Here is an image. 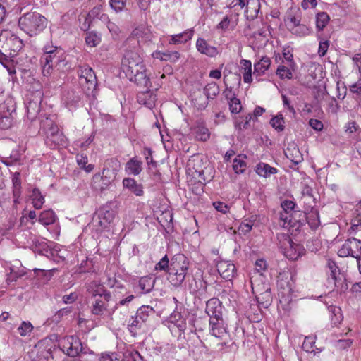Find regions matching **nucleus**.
<instances>
[{"instance_id": "obj_54", "label": "nucleus", "mask_w": 361, "mask_h": 361, "mask_svg": "<svg viewBox=\"0 0 361 361\" xmlns=\"http://www.w3.org/2000/svg\"><path fill=\"white\" fill-rule=\"evenodd\" d=\"M270 124L276 130L281 132L284 130V118L281 114L276 115L270 121Z\"/></svg>"}, {"instance_id": "obj_39", "label": "nucleus", "mask_w": 361, "mask_h": 361, "mask_svg": "<svg viewBox=\"0 0 361 361\" xmlns=\"http://www.w3.org/2000/svg\"><path fill=\"white\" fill-rule=\"evenodd\" d=\"M88 291L94 296H102L104 295L105 293H110L107 292L104 286L102 284L101 281H93L88 286Z\"/></svg>"}, {"instance_id": "obj_55", "label": "nucleus", "mask_w": 361, "mask_h": 361, "mask_svg": "<svg viewBox=\"0 0 361 361\" xmlns=\"http://www.w3.org/2000/svg\"><path fill=\"white\" fill-rule=\"evenodd\" d=\"M252 37L257 41V44L262 45L267 41V30L266 27L263 26L259 28L257 32L252 33Z\"/></svg>"}, {"instance_id": "obj_48", "label": "nucleus", "mask_w": 361, "mask_h": 361, "mask_svg": "<svg viewBox=\"0 0 361 361\" xmlns=\"http://www.w3.org/2000/svg\"><path fill=\"white\" fill-rule=\"evenodd\" d=\"M82 351V343L80 339L78 337L74 336L73 342H71L70 350H68V355L70 357H75Z\"/></svg>"}, {"instance_id": "obj_14", "label": "nucleus", "mask_w": 361, "mask_h": 361, "mask_svg": "<svg viewBox=\"0 0 361 361\" xmlns=\"http://www.w3.org/2000/svg\"><path fill=\"white\" fill-rule=\"evenodd\" d=\"M328 268L330 271L329 281L334 284L337 292H343L348 289V284L345 282V279L341 274L338 267L336 263L333 261L328 262Z\"/></svg>"}, {"instance_id": "obj_25", "label": "nucleus", "mask_w": 361, "mask_h": 361, "mask_svg": "<svg viewBox=\"0 0 361 361\" xmlns=\"http://www.w3.org/2000/svg\"><path fill=\"white\" fill-rule=\"evenodd\" d=\"M194 32V30L190 28L181 33L171 35L169 37V44L175 45L185 44L192 38Z\"/></svg>"}, {"instance_id": "obj_28", "label": "nucleus", "mask_w": 361, "mask_h": 361, "mask_svg": "<svg viewBox=\"0 0 361 361\" xmlns=\"http://www.w3.org/2000/svg\"><path fill=\"white\" fill-rule=\"evenodd\" d=\"M123 186L136 196H142L144 194L142 185L132 178H125L123 180Z\"/></svg>"}, {"instance_id": "obj_34", "label": "nucleus", "mask_w": 361, "mask_h": 361, "mask_svg": "<svg viewBox=\"0 0 361 361\" xmlns=\"http://www.w3.org/2000/svg\"><path fill=\"white\" fill-rule=\"evenodd\" d=\"M192 133L197 140L200 141H207L210 137V133L207 128H206L202 123L197 124L192 128Z\"/></svg>"}, {"instance_id": "obj_56", "label": "nucleus", "mask_w": 361, "mask_h": 361, "mask_svg": "<svg viewBox=\"0 0 361 361\" xmlns=\"http://www.w3.org/2000/svg\"><path fill=\"white\" fill-rule=\"evenodd\" d=\"M307 221L312 229H316L320 224L319 214L317 211H312L307 214Z\"/></svg>"}, {"instance_id": "obj_16", "label": "nucleus", "mask_w": 361, "mask_h": 361, "mask_svg": "<svg viewBox=\"0 0 361 361\" xmlns=\"http://www.w3.org/2000/svg\"><path fill=\"white\" fill-rule=\"evenodd\" d=\"M78 73L80 85H87V90H94L97 85V77L92 68L84 65L80 67Z\"/></svg>"}, {"instance_id": "obj_60", "label": "nucleus", "mask_w": 361, "mask_h": 361, "mask_svg": "<svg viewBox=\"0 0 361 361\" xmlns=\"http://www.w3.org/2000/svg\"><path fill=\"white\" fill-rule=\"evenodd\" d=\"M280 224L283 228H288L293 226L292 214L287 212L280 213Z\"/></svg>"}, {"instance_id": "obj_44", "label": "nucleus", "mask_w": 361, "mask_h": 361, "mask_svg": "<svg viewBox=\"0 0 361 361\" xmlns=\"http://www.w3.org/2000/svg\"><path fill=\"white\" fill-rule=\"evenodd\" d=\"M56 216L52 210H45L42 212L39 217V221L44 226L54 224Z\"/></svg>"}, {"instance_id": "obj_15", "label": "nucleus", "mask_w": 361, "mask_h": 361, "mask_svg": "<svg viewBox=\"0 0 361 361\" xmlns=\"http://www.w3.org/2000/svg\"><path fill=\"white\" fill-rule=\"evenodd\" d=\"M168 327L171 332L180 335L187 328L185 317L174 310L168 318Z\"/></svg>"}, {"instance_id": "obj_35", "label": "nucleus", "mask_w": 361, "mask_h": 361, "mask_svg": "<svg viewBox=\"0 0 361 361\" xmlns=\"http://www.w3.org/2000/svg\"><path fill=\"white\" fill-rule=\"evenodd\" d=\"M241 73L244 82L250 83L252 81V63L249 60L243 59L240 61Z\"/></svg>"}, {"instance_id": "obj_52", "label": "nucleus", "mask_w": 361, "mask_h": 361, "mask_svg": "<svg viewBox=\"0 0 361 361\" xmlns=\"http://www.w3.org/2000/svg\"><path fill=\"white\" fill-rule=\"evenodd\" d=\"M329 21V16L325 12L319 13L316 16V27L319 31L323 30Z\"/></svg>"}, {"instance_id": "obj_37", "label": "nucleus", "mask_w": 361, "mask_h": 361, "mask_svg": "<svg viewBox=\"0 0 361 361\" xmlns=\"http://www.w3.org/2000/svg\"><path fill=\"white\" fill-rule=\"evenodd\" d=\"M296 66H290L282 63L279 66L276 70V75L281 79L290 80L293 78V72L295 70Z\"/></svg>"}, {"instance_id": "obj_59", "label": "nucleus", "mask_w": 361, "mask_h": 361, "mask_svg": "<svg viewBox=\"0 0 361 361\" xmlns=\"http://www.w3.org/2000/svg\"><path fill=\"white\" fill-rule=\"evenodd\" d=\"M143 154L145 157L149 169L152 170L156 169L157 163L153 159L152 150L149 148L145 147L143 149Z\"/></svg>"}, {"instance_id": "obj_38", "label": "nucleus", "mask_w": 361, "mask_h": 361, "mask_svg": "<svg viewBox=\"0 0 361 361\" xmlns=\"http://www.w3.org/2000/svg\"><path fill=\"white\" fill-rule=\"evenodd\" d=\"M316 336H305L302 345V349L307 353H313L314 355L321 352V350L316 348L315 344Z\"/></svg>"}, {"instance_id": "obj_61", "label": "nucleus", "mask_w": 361, "mask_h": 361, "mask_svg": "<svg viewBox=\"0 0 361 361\" xmlns=\"http://www.w3.org/2000/svg\"><path fill=\"white\" fill-rule=\"evenodd\" d=\"M127 0H109V6L116 13L123 11L126 7Z\"/></svg>"}, {"instance_id": "obj_13", "label": "nucleus", "mask_w": 361, "mask_h": 361, "mask_svg": "<svg viewBox=\"0 0 361 361\" xmlns=\"http://www.w3.org/2000/svg\"><path fill=\"white\" fill-rule=\"evenodd\" d=\"M14 110L11 99L5 100L4 92H0V127L6 129L10 127L11 120L9 116Z\"/></svg>"}, {"instance_id": "obj_11", "label": "nucleus", "mask_w": 361, "mask_h": 361, "mask_svg": "<svg viewBox=\"0 0 361 361\" xmlns=\"http://www.w3.org/2000/svg\"><path fill=\"white\" fill-rule=\"evenodd\" d=\"M278 239L283 255L289 259L296 260L305 253L304 247L294 243L288 235H280Z\"/></svg>"}, {"instance_id": "obj_49", "label": "nucleus", "mask_w": 361, "mask_h": 361, "mask_svg": "<svg viewBox=\"0 0 361 361\" xmlns=\"http://www.w3.org/2000/svg\"><path fill=\"white\" fill-rule=\"evenodd\" d=\"M252 119V115L248 114L245 117L238 116L235 118L234 126L235 129L242 130L247 128L249 122Z\"/></svg>"}, {"instance_id": "obj_46", "label": "nucleus", "mask_w": 361, "mask_h": 361, "mask_svg": "<svg viewBox=\"0 0 361 361\" xmlns=\"http://www.w3.org/2000/svg\"><path fill=\"white\" fill-rule=\"evenodd\" d=\"M247 167V164L245 161V157L238 155L233 159V169L235 173H243Z\"/></svg>"}, {"instance_id": "obj_9", "label": "nucleus", "mask_w": 361, "mask_h": 361, "mask_svg": "<svg viewBox=\"0 0 361 361\" xmlns=\"http://www.w3.org/2000/svg\"><path fill=\"white\" fill-rule=\"evenodd\" d=\"M41 126L42 128L46 131L45 143L49 147L54 149L67 145V139L65 135L50 118H46L44 121H42Z\"/></svg>"}, {"instance_id": "obj_5", "label": "nucleus", "mask_w": 361, "mask_h": 361, "mask_svg": "<svg viewBox=\"0 0 361 361\" xmlns=\"http://www.w3.org/2000/svg\"><path fill=\"white\" fill-rule=\"evenodd\" d=\"M190 261L183 254H176L170 260L168 280L174 287H179L188 272Z\"/></svg>"}, {"instance_id": "obj_51", "label": "nucleus", "mask_w": 361, "mask_h": 361, "mask_svg": "<svg viewBox=\"0 0 361 361\" xmlns=\"http://www.w3.org/2000/svg\"><path fill=\"white\" fill-rule=\"evenodd\" d=\"M289 31L298 37H306L311 33L310 29L301 23H299L298 25L293 27V29H290Z\"/></svg>"}, {"instance_id": "obj_24", "label": "nucleus", "mask_w": 361, "mask_h": 361, "mask_svg": "<svg viewBox=\"0 0 361 361\" xmlns=\"http://www.w3.org/2000/svg\"><path fill=\"white\" fill-rule=\"evenodd\" d=\"M302 13L299 8H290L286 15L284 23L288 30L301 23Z\"/></svg>"}, {"instance_id": "obj_50", "label": "nucleus", "mask_w": 361, "mask_h": 361, "mask_svg": "<svg viewBox=\"0 0 361 361\" xmlns=\"http://www.w3.org/2000/svg\"><path fill=\"white\" fill-rule=\"evenodd\" d=\"M142 293H149L154 286V281L148 276L142 277L138 284Z\"/></svg>"}, {"instance_id": "obj_4", "label": "nucleus", "mask_w": 361, "mask_h": 361, "mask_svg": "<svg viewBox=\"0 0 361 361\" xmlns=\"http://www.w3.org/2000/svg\"><path fill=\"white\" fill-rule=\"evenodd\" d=\"M23 48L22 40L13 32L4 30L0 32V63L6 66L8 59L17 55Z\"/></svg>"}, {"instance_id": "obj_22", "label": "nucleus", "mask_w": 361, "mask_h": 361, "mask_svg": "<svg viewBox=\"0 0 361 361\" xmlns=\"http://www.w3.org/2000/svg\"><path fill=\"white\" fill-rule=\"evenodd\" d=\"M195 46L197 50L200 54L211 58L216 57L219 54V51L216 47L210 45L204 38L202 37L197 38Z\"/></svg>"}, {"instance_id": "obj_64", "label": "nucleus", "mask_w": 361, "mask_h": 361, "mask_svg": "<svg viewBox=\"0 0 361 361\" xmlns=\"http://www.w3.org/2000/svg\"><path fill=\"white\" fill-rule=\"evenodd\" d=\"M204 93L207 94V96L208 97H215L219 92V87L214 82H212V83L208 84L204 87Z\"/></svg>"}, {"instance_id": "obj_47", "label": "nucleus", "mask_w": 361, "mask_h": 361, "mask_svg": "<svg viewBox=\"0 0 361 361\" xmlns=\"http://www.w3.org/2000/svg\"><path fill=\"white\" fill-rule=\"evenodd\" d=\"M30 198L32 200L33 207L36 209L42 208L44 203V197L42 195L40 191L38 189H33Z\"/></svg>"}, {"instance_id": "obj_58", "label": "nucleus", "mask_w": 361, "mask_h": 361, "mask_svg": "<svg viewBox=\"0 0 361 361\" xmlns=\"http://www.w3.org/2000/svg\"><path fill=\"white\" fill-rule=\"evenodd\" d=\"M54 341H57V336L56 335L51 336L49 338H45L44 340H42L39 345L42 346H44L47 349V351L48 353L51 354L53 350H56V344H54V349L52 350V346H50L51 344L54 343Z\"/></svg>"}, {"instance_id": "obj_2", "label": "nucleus", "mask_w": 361, "mask_h": 361, "mask_svg": "<svg viewBox=\"0 0 361 361\" xmlns=\"http://www.w3.org/2000/svg\"><path fill=\"white\" fill-rule=\"evenodd\" d=\"M42 73L49 76L54 69L63 71L67 65L66 54L60 47L47 43L43 47V54L40 59Z\"/></svg>"}, {"instance_id": "obj_3", "label": "nucleus", "mask_w": 361, "mask_h": 361, "mask_svg": "<svg viewBox=\"0 0 361 361\" xmlns=\"http://www.w3.org/2000/svg\"><path fill=\"white\" fill-rule=\"evenodd\" d=\"M267 272V263L263 258L258 259L255 262V268L250 272V279L253 293H261L265 302H260L263 307H267L271 302L269 284L265 274Z\"/></svg>"}, {"instance_id": "obj_41", "label": "nucleus", "mask_w": 361, "mask_h": 361, "mask_svg": "<svg viewBox=\"0 0 361 361\" xmlns=\"http://www.w3.org/2000/svg\"><path fill=\"white\" fill-rule=\"evenodd\" d=\"M153 308L149 306H142L137 310L135 316L137 319L140 320V322L142 324L145 323L151 315H153Z\"/></svg>"}, {"instance_id": "obj_12", "label": "nucleus", "mask_w": 361, "mask_h": 361, "mask_svg": "<svg viewBox=\"0 0 361 361\" xmlns=\"http://www.w3.org/2000/svg\"><path fill=\"white\" fill-rule=\"evenodd\" d=\"M338 255L341 257L351 256L361 261V240L355 238H349L345 241L342 247L338 250Z\"/></svg>"}, {"instance_id": "obj_8", "label": "nucleus", "mask_w": 361, "mask_h": 361, "mask_svg": "<svg viewBox=\"0 0 361 361\" xmlns=\"http://www.w3.org/2000/svg\"><path fill=\"white\" fill-rule=\"evenodd\" d=\"M277 286L280 303L284 304V305L290 304L296 295L294 293L293 276L288 270L279 273Z\"/></svg>"}, {"instance_id": "obj_19", "label": "nucleus", "mask_w": 361, "mask_h": 361, "mask_svg": "<svg viewBox=\"0 0 361 361\" xmlns=\"http://www.w3.org/2000/svg\"><path fill=\"white\" fill-rule=\"evenodd\" d=\"M216 269L220 276L227 281L232 280L236 274L235 266L230 261H219L216 264Z\"/></svg>"}, {"instance_id": "obj_26", "label": "nucleus", "mask_w": 361, "mask_h": 361, "mask_svg": "<svg viewBox=\"0 0 361 361\" xmlns=\"http://www.w3.org/2000/svg\"><path fill=\"white\" fill-rule=\"evenodd\" d=\"M137 102L139 104L145 105L152 109L155 106L157 97L151 90L140 92L137 94Z\"/></svg>"}, {"instance_id": "obj_1", "label": "nucleus", "mask_w": 361, "mask_h": 361, "mask_svg": "<svg viewBox=\"0 0 361 361\" xmlns=\"http://www.w3.org/2000/svg\"><path fill=\"white\" fill-rule=\"evenodd\" d=\"M121 70L130 81L147 88L152 87L150 78L138 50H129L126 52L122 60Z\"/></svg>"}, {"instance_id": "obj_53", "label": "nucleus", "mask_w": 361, "mask_h": 361, "mask_svg": "<svg viewBox=\"0 0 361 361\" xmlns=\"http://www.w3.org/2000/svg\"><path fill=\"white\" fill-rule=\"evenodd\" d=\"M74 336H65L60 338L58 341V347L60 350L63 351V353L68 355V350H70L71 342H73Z\"/></svg>"}, {"instance_id": "obj_43", "label": "nucleus", "mask_w": 361, "mask_h": 361, "mask_svg": "<svg viewBox=\"0 0 361 361\" xmlns=\"http://www.w3.org/2000/svg\"><path fill=\"white\" fill-rule=\"evenodd\" d=\"M271 65V61L269 57L263 56L262 59L254 65L255 72L259 75L264 74Z\"/></svg>"}, {"instance_id": "obj_36", "label": "nucleus", "mask_w": 361, "mask_h": 361, "mask_svg": "<svg viewBox=\"0 0 361 361\" xmlns=\"http://www.w3.org/2000/svg\"><path fill=\"white\" fill-rule=\"evenodd\" d=\"M68 252L61 245H55L51 250V255L56 262L64 261Z\"/></svg>"}, {"instance_id": "obj_33", "label": "nucleus", "mask_w": 361, "mask_h": 361, "mask_svg": "<svg viewBox=\"0 0 361 361\" xmlns=\"http://www.w3.org/2000/svg\"><path fill=\"white\" fill-rule=\"evenodd\" d=\"M125 169L128 174L137 176L142 171V162L137 157H133L126 163Z\"/></svg>"}, {"instance_id": "obj_40", "label": "nucleus", "mask_w": 361, "mask_h": 361, "mask_svg": "<svg viewBox=\"0 0 361 361\" xmlns=\"http://www.w3.org/2000/svg\"><path fill=\"white\" fill-rule=\"evenodd\" d=\"M359 231H361V208L356 209L348 232L350 235H354Z\"/></svg>"}, {"instance_id": "obj_6", "label": "nucleus", "mask_w": 361, "mask_h": 361, "mask_svg": "<svg viewBox=\"0 0 361 361\" xmlns=\"http://www.w3.org/2000/svg\"><path fill=\"white\" fill-rule=\"evenodd\" d=\"M118 162L110 159L105 162L102 174L94 175L92 180V188L97 192L106 190L115 180L118 171Z\"/></svg>"}, {"instance_id": "obj_7", "label": "nucleus", "mask_w": 361, "mask_h": 361, "mask_svg": "<svg viewBox=\"0 0 361 361\" xmlns=\"http://www.w3.org/2000/svg\"><path fill=\"white\" fill-rule=\"evenodd\" d=\"M47 20L44 16L37 12L23 14L18 20V26L27 35L36 36L47 27Z\"/></svg>"}, {"instance_id": "obj_31", "label": "nucleus", "mask_w": 361, "mask_h": 361, "mask_svg": "<svg viewBox=\"0 0 361 361\" xmlns=\"http://www.w3.org/2000/svg\"><path fill=\"white\" fill-rule=\"evenodd\" d=\"M255 171L259 176L266 178H269L271 175H274L278 172L276 168L271 166L269 164L264 162L257 164Z\"/></svg>"}, {"instance_id": "obj_30", "label": "nucleus", "mask_w": 361, "mask_h": 361, "mask_svg": "<svg viewBox=\"0 0 361 361\" xmlns=\"http://www.w3.org/2000/svg\"><path fill=\"white\" fill-rule=\"evenodd\" d=\"M238 24V15L231 14L224 17L222 20L217 25V29L223 31L233 30Z\"/></svg>"}, {"instance_id": "obj_27", "label": "nucleus", "mask_w": 361, "mask_h": 361, "mask_svg": "<svg viewBox=\"0 0 361 361\" xmlns=\"http://www.w3.org/2000/svg\"><path fill=\"white\" fill-rule=\"evenodd\" d=\"M88 226L92 232L95 233L96 234L102 233V232L109 229V226L106 224V221L103 220L101 216L97 213L95 214Z\"/></svg>"}, {"instance_id": "obj_20", "label": "nucleus", "mask_w": 361, "mask_h": 361, "mask_svg": "<svg viewBox=\"0 0 361 361\" xmlns=\"http://www.w3.org/2000/svg\"><path fill=\"white\" fill-rule=\"evenodd\" d=\"M223 307L220 300L216 298L209 300L206 304V313L209 317V319L222 317Z\"/></svg>"}, {"instance_id": "obj_45", "label": "nucleus", "mask_w": 361, "mask_h": 361, "mask_svg": "<svg viewBox=\"0 0 361 361\" xmlns=\"http://www.w3.org/2000/svg\"><path fill=\"white\" fill-rule=\"evenodd\" d=\"M85 39L88 47H95L101 42V36L94 31H90L86 33Z\"/></svg>"}, {"instance_id": "obj_29", "label": "nucleus", "mask_w": 361, "mask_h": 361, "mask_svg": "<svg viewBox=\"0 0 361 361\" xmlns=\"http://www.w3.org/2000/svg\"><path fill=\"white\" fill-rule=\"evenodd\" d=\"M97 213L101 216L103 220L106 221V224L109 227H110L111 224L113 222L116 215V211L112 208L111 204L100 207Z\"/></svg>"}, {"instance_id": "obj_17", "label": "nucleus", "mask_w": 361, "mask_h": 361, "mask_svg": "<svg viewBox=\"0 0 361 361\" xmlns=\"http://www.w3.org/2000/svg\"><path fill=\"white\" fill-rule=\"evenodd\" d=\"M209 333L213 336L221 339H224L228 336L227 325L223 317L209 319Z\"/></svg>"}, {"instance_id": "obj_63", "label": "nucleus", "mask_w": 361, "mask_h": 361, "mask_svg": "<svg viewBox=\"0 0 361 361\" xmlns=\"http://www.w3.org/2000/svg\"><path fill=\"white\" fill-rule=\"evenodd\" d=\"M101 6L94 7L91 11V14L95 17H97L98 19H99L102 23L104 24H107L109 22H110V20L109 18V16L106 13H101Z\"/></svg>"}, {"instance_id": "obj_10", "label": "nucleus", "mask_w": 361, "mask_h": 361, "mask_svg": "<svg viewBox=\"0 0 361 361\" xmlns=\"http://www.w3.org/2000/svg\"><path fill=\"white\" fill-rule=\"evenodd\" d=\"M111 298L110 293H105L104 295L96 298L92 305V314L104 321L110 319L117 308V304H111Z\"/></svg>"}, {"instance_id": "obj_42", "label": "nucleus", "mask_w": 361, "mask_h": 361, "mask_svg": "<svg viewBox=\"0 0 361 361\" xmlns=\"http://www.w3.org/2000/svg\"><path fill=\"white\" fill-rule=\"evenodd\" d=\"M15 220L10 218L6 223L0 226V237L5 236L9 238L12 236V231L14 229Z\"/></svg>"}, {"instance_id": "obj_57", "label": "nucleus", "mask_w": 361, "mask_h": 361, "mask_svg": "<svg viewBox=\"0 0 361 361\" xmlns=\"http://www.w3.org/2000/svg\"><path fill=\"white\" fill-rule=\"evenodd\" d=\"M33 330V326L30 322L23 321L17 331L21 336H30Z\"/></svg>"}, {"instance_id": "obj_32", "label": "nucleus", "mask_w": 361, "mask_h": 361, "mask_svg": "<svg viewBox=\"0 0 361 361\" xmlns=\"http://www.w3.org/2000/svg\"><path fill=\"white\" fill-rule=\"evenodd\" d=\"M286 156L294 164L300 163L303 158L302 154L300 152L295 144H290L285 151Z\"/></svg>"}, {"instance_id": "obj_23", "label": "nucleus", "mask_w": 361, "mask_h": 361, "mask_svg": "<svg viewBox=\"0 0 361 361\" xmlns=\"http://www.w3.org/2000/svg\"><path fill=\"white\" fill-rule=\"evenodd\" d=\"M80 101V97L78 92L73 90H68L63 93L62 104L69 111L75 109Z\"/></svg>"}, {"instance_id": "obj_21", "label": "nucleus", "mask_w": 361, "mask_h": 361, "mask_svg": "<svg viewBox=\"0 0 361 361\" xmlns=\"http://www.w3.org/2000/svg\"><path fill=\"white\" fill-rule=\"evenodd\" d=\"M132 35L133 37L137 39V44H140V42H152L154 38V35L151 32V30L146 25L137 26L133 31Z\"/></svg>"}, {"instance_id": "obj_62", "label": "nucleus", "mask_w": 361, "mask_h": 361, "mask_svg": "<svg viewBox=\"0 0 361 361\" xmlns=\"http://www.w3.org/2000/svg\"><path fill=\"white\" fill-rule=\"evenodd\" d=\"M170 267V261L169 260V258L166 255H165L164 257H163L159 262H157L155 264V270L157 271H167L169 273Z\"/></svg>"}, {"instance_id": "obj_18", "label": "nucleus", "mask_w": 361, "mask_h": 361, "mask_svg": "<svg viewBox=\"0 0 361 361\" xmlns=\"http://www.w3.org/2000/svg\"><path fill=\"white\" fill-rule=\"evenodd\" d=\"M255 295L257 304H251L250 309L247 310V314L250 319L255 322H259L262 319V310L261 308H265L262 306L260 302H265L266 299L263 298V295L261 293H253ZM270 304L266 307L267 308Z\"/></svg>"}]
</instances>
